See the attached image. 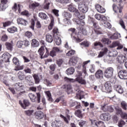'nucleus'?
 I'll return each mask as SVG.
<instances>
[{
	"mask_svg": "<svg viewBox=\"0 0 127 127\" xmlns=\"http://www.w3.org/2000/svg\"><path fill=\"white\" fill-rule=\"evenodd\" d=\"M24 71L26 74H31L32 73L31 69L29 68V67H26L24 69Z\"/></svg>",
	"mask_w": 127,
	"mask_h": 127,
	"instance_id": "60",
	"label": "nucleus"
},
{
	"mask_svg": "<svg viewBox=\"0 0 127 127\" xmlns=\"http://www.w3.org/2000/svg\"><path fill=\"white\" fill-rule=\"evenodd\" d=\"M97 127H106L105 123L102 121H99L97 124Z\"/></svg>",
	"mask_w": 127,
	"mask_h": 127,
	"instance_id": "59",
	"label": "nucleus"
},
{
	"mask_svg": "<svg viewBox=\"0 0 127 127\" xmlns=\"http://www.w3.org/2000/svg\"><path fill=\"white\" fill-rule=\"evenodd\" d=\"M24 66L23 65L19 66V64L15 66V71H19V70H23Z\"/></svg>",
	"mask_w": 127,
	"mask_h": 127,
	"instance_id": "58",
	"label": "nucleus"
},
{
	"mask_svg": "<svg viewBox=\"0 0 127 127\" xmlns=\"http://www.w3.org/2000/svg\"><path fill=\"white\" fill-rule=\"evenodd\" d=\"M118 56V52L116 50H113L112 52L109 53V56L110 57H117Z\"/></svg>",
	"mask_w": 127,
	"mask_h": 127,
	"instance_id": "47",
	"label": "nucleus"
},
{
	"mask_svg": "<svg viewBox=\"0 0 127 127\" xmlns=\"http://www.w3.org/2000/svg\"><path fill=\"white\" fill-rule=\"evenodd\" d=\"M118 76L120 79L127 80V71L126 70H121L118 73Z\"/></svg>",
	"mask_w": 127,
	"mask_h": 127,
	"instance_id": "8",
	"label": "nucleus"
},
{
	"mask_svg": "<svg viewBox=\"0 0 127 127\" xmlns=\"http://www.w3.org/2000/svg\"><path fill=\"white\" fill-rule=\"evenodd\" d=\"M18 77L19 80L22 81V80H24V78H25V75L23 72L20 71L18 73Z\"/></svg>",
	"mask_w": 127,
	"mask_h": 127,
	"instance_id": "36",
	"label": "nucleus"
},
{
	"mask_svg": "<svg viewBox=\"0 0 127 127\" xmlns=\"http://www.w3.org/2000/svg\"><path fill=\"white\" fill-rule=\"evenodd\" d=\"M105 90L109 93L112 91V84L110 81H107L105 84Z\"/></svg>",
	"mask_w": 127,
	"mask_h": 127,
	"instance_id": "23",
	"label": "nucleus"
},
{
	"mask_svg": "<svg viewBox=\"0 0 127 127\" xmlns=\"http://www.w3.org/2000/svg\"><path fill=\"white\" fill-rule=\"evenodd\" d=\"M68 10L71 12H77V9L75 7L73 3H71L68 6Z\"/></svg>",
	"mask_w": 127,
	"mask_h": 127,
	"instance_id": "24",
	"label": "nucleus"
},
{
	"mask_svg": "<svg viewBox=\"0 0 127 127\" xmlns=\"http://www.w3.org/2000/svg\"><path fill=\"white\" fill-rule=\"evenodd\" d=\"M77 62L78 58L72 57L70 59L68 62V64L69 65V66H75Z\"/></svg>",
	"mask_w": 127,
	"mask_h": 127,
	"instance_id": "13",
	"label": "nucleus"
},
{
	"mask_svg": "<svg viewBox=\"0 0 127 127\" xmlns=\"http://www.w3.org/2000/svg\"><path fill=\"white\" fill-rule=\"evenodd\" d=\"M87 69L89 70L90 73L95 72V65L94 64H91L87 66Z\"/></svg>",
	"mask_w": 127,
	"mask_h": 127,
	"instance_id": "45",
	"label": "nucleus"
},
{
	"mask_svg": "<svg viewBox=\"0 0 127 127\" xmlns=\"http://www.w3.org/2000/svg\"><path fill=\"white\" fill-rule=\"evenodd\" d=\"M78 125L80 127H87V125H88V122L83 120H81L79 121Z\"/></svg>",
	"mask_w": 127,
	"mask_h": 127,
	"instance_id": "41",
	"label": "nucleus"
},
{
	"mask_svg": "<svg viewBox=\"0 0 127 127\" xmlns=\"http://www.w3.org/2000/svg\"><path fill=\"white\" fill-rule=\"evenodd\" d=\"M101 110L104 112H107V111H108V112H110V113L114 112V108H113V107H112L111 106L106 105H101Z\"/></svg>",
	"mask_w": 127,
	"mask_h": 127,
	"instance_id": "15",
	"label": "nucleus"
},
{
	"mask_svg": "<svg viewBox=\"0 0 127 127\" xmlns=\"http://www.w3.org/2000/svg\"><path fill=\"white\" fill-rule=\"evenodd\" d=\"M91 62L90 60H88L85 62H84L82 64V72L85 74V75H87V65H88V63Z\"/></svg>",
	"mask_w": 127,
	"mask_h": 127,
	"instance_id": "16",
	"label": "nucleus"
},
{
	"mask_svg": "<svg viewBox=\"0 0 127 127\" xmlns=\"http://www.w3.org/2000/svg\"><path fill=\"white\" fill-rule=\"evenodd\" d=\"M91 22L93 23V26L94 28V32L96 34H102V31H101V28L99 26V24L94 19H91Z\"/></svg>",
	"mask_w": 127,
	"mask_h": 127,
	"instance_id": "5",
	"label": "nucleus"
},
{
	"mask_svg": "<svg viewBox=\"0 0 127 127\" xmlns=\"http://www.w3.org/2000/svg\"><path fill=\"white\" fill-rule=\"evenodd\" d=\"M23 8V6H22L21 4H17L16 3H15L14 6L12 8V9L13 10V11H16V10L18 9L19 13H21V9H22Z\"/></svg>",
	"mask_w": 127,
	"mask_h": 127,
	"instance_id": "10",
	"label": "nucleus"
},
{
	"mask_svg": "<svg viewBox=\"0 0 127 127\" xmlns=\"http://www.w3.org/2000/svg\"><path fill=\"white\" fill-rule=\"evenodd\" d=\"M101 42L103 44H110V43L112 42L111 41H110V40L108 38H102V39L101 40Z\"/></svg>",
	"mask_w": 127,
	"mask_h": 127,
	"instance_id": "43",
	"label": "nucleus"
},
{
	"mask_svg": "<svg viewBox=\"0 0 127 127\" xmlns=\"http://www.w3.org/2000/svg\"><path fill=\"white\" fill-rule=\"evenodd\" d=\"M15 88L16 91L20 92L19 93H17V97L18 98L20 96H22V94H25V91H22L24 89V86L21 83H17L15 84Z\"/></svg>",
	"mask_w": 127,
	"mask_h": 127,
	"instance_id": "3",
	"label": "nucleus"
},
{
	"mask_svg": "<svg viewBox=\"0 0 127 127\" xmlns=\"http://www.w3.org/2000/svg\"><path fill=\"white\" fill-rule=\"evenodd\" d=\"M55 41L57 45H60V44H61V38H60L58 36H56L55 37Z\"/></svg>",
	"mask_w": 127,
	"mask_h": 127,
	"instance_id": "49",
	"label": "nucleus"
},
{
	"mask_svg": "<svg viewBox=\"0 0 127 127\" xmlns=\"http://www.w3.org/2000/svg\"><path fill=\"white\" fill-rule=\"evenodd\" d=\"M37 119H41L44 117V114L42 111H37L35 114Z\"/></svg>",
	"mask_w": 127,
	"mask_h": 127,
	"instance_id": "28",
	"label": "nucleus"
},
{
	"mask_svg": "<svg viewBox=\"0 0 127 127\" xmlns=\"http://www.w3.org/2000/svg\"><path fill=\"white\" fill-rule=\"evenodd\" d=\"M11 57V55L8 53H5L2 55V58L4 62H9V59Z\"/></svg>",
	"mask_w": 127,
	"mask_h": 127,
	"instance_id": "18",
	"label": "nucleus"
},
{
	"mask_svg": "<svg viewBox=\"0 0 127 127\" xmlns=\"http://www.w3.org/2000/svg\"><path fill=\"white\" fill-rule=\"evenodd\" d=\"M76 91H78V93L76 94L79 96L80 100L83 99L84 98V92L80 91V90L78 89Z\"/></svg>",
	"mask_w": 127,
	"mask_h": 127,
	"instance_id": "48",
	"label": "nucleus"
},
{
	"mask_svg": "<svg viewBox=\"0 0 127 127\" xmlns=\"http://www.w3.org/2000/svg\"><path fill=\"white\" fill-rule=\"evenodd\" d=\"M74 15H75V16L78 17V18H79V19L83 20V19H85V15H84L83 14H80V13L79 12V11H78V10L77 11V12L74 13Z\"/></svg>",
	"mask_w": 127,
	"mask_h": 127,
	"instance_id": "33",
	"label": "nucleus"
},
{
	"mask_svg": "<svg viewBox=\"0 0 127 127\" xmlns=\"http://www.w3.org/2000/svg\"><path fill=\"white\" fill-rule=\"evenodd\" d=\"M102 25H103L105 27H106L107 28H112V25L111 23L108 22H103L102 23Z\"/></svg>",
	"mask_w": 127,
	"mask_h": 127,
	"instance_id": "52",
	"label": "nucleus"
},
{
	"mask_svg": "<svg viewBox=\"0 0 127 127\" xmlns=\"http://www.w3.org/2000/svg\"><path fill=\"white\" fill-rule=\"evenodd\" d=\"M95 6L96 9L98 11V12H100V13H105V12H106V9L100 4H96Z\"/></svg>",
	"mask_w": 127,
	"mask_h": 127,
	"instance_id": "17",
	"label": "nucleus"
},
{
	"mask_svg": "<svg viewBox=\"0 0 127 127\" xmlns=\"http://www.w3.org/2000/svg\"><path fill=\"white\" fill-rule=\"evenodd\" d=\"M75 114L76 117H78L80 119H82V118H83V115H82V113L81 112V111L78 110L75 112Z\"/></svg>",
	"mask_w": 127,
	"mask_h": 127,
	"instance_id": "53",
	"label": "nucleus"
},
{
	"mask_svg": "<svg viewBox=\"0 0 127 127\" xmlns=\"http://www.w3.org/2000/svg\"><path fill=\"white\" fill-rule=\"evenodd\" d=\"M80 45H82L84 47H89L90 46V43L87 41H84L79 44Z\"/></svg>",
	"mask_w": 127,
	"mask_h": 127,
	"instance_id": "51",
	"label": "nucleus"
},
{
	"mask_svg": "<svg viewBox=\"0 0 127 127\" xmlns=\"http://www.w3.org/2000/svg\"><path fill=\"white\" fill-rule=\"evenodd\" d=\"M74 54H75V51L71 50L66 53V56H72V55H74Z\"/></svg>",
	"mask_w": 127,
	"mask_h": 127,
	"instance_id": "61",
	"label": "nucleus"
},
{
	"mask_svg": "<svg viewBox=\"0 0 127 127\" xmlns=\"http://www.w3.org/2000/svg\"><path fill=\"white\" fill-rule=\"evenodd\" d=\"M115 110H116L117 114H118V115H121L122 116L123 114H124L123 110H122V109L120 107H116Z\"/></svg>",
	"mask_w": 127,
	"mask_h": 127,
	"instance_id": "57",
	"label": "nucleus"
},
{
	"mask_svg": "<svg viewBox=\"0 0 127 127\" xmlns=\"http://www.w3.org/2000/svg\"><path fill=\"white\" fill-rule=\"evenodd\" d=\"M63 125V123H62V121H61L60 120H55L51 124L52 127H61Z\"/></svg>",
	"mask_w": 127,
	"mask_h": 127,
	"instance_id": "19",
	"label": "nucleus"
},
{
	"mask_svg": "<svg viewBox=\"0 0 127 127\" xmlns=\"http://www.w3.org/2000/svg\"><path fill=\"white\" fill-rule=\"evenodd\" d=\"M5 45L7 50L12 51V49H13V43H12V41H11V43L6 42Z\"/></svg>",
	"mask_w": 127,
	"mask_h": 127,
	"instance_id": "25",
	"label": "nucleus"
},
{
	"mask_svg": "<svg viewBox=\"0 0 127 127\" xmlns=\"http://www.w3.org/2000/svg\"><path fill=\"white\" fill-rule=\"evenodd\" d=\"M36 94L37 98L33 93H29L28 96L30 100L33 102H36V101H37L38 103H40V98L41 97V95H40V93H37Z\"/></svg>",
	"mask_w": 127,
	"mask_h": 127,
	"instance_id": "4",
	"label": "nucleus"
},
{
	"mask_svg": "<svg viewBox=\"0 0 127 127\" xmlns=\"http://www.w3.org/2000/svg\"><path fill=\"white\" fill-rule=\"evenodd\" d=\"M114 88L116 91H117L119 94H123L124 93V88H123L122 86L119 84H116L114 85Z\"/></svg>",
	"mask_w": 127,
	"mask_h": 127,
	"instance_id": "20",
	"label": "nucleus"
},
{
	"mask_svg": "<svg viewBox=\"0 0 127 127\" xmlns=\"http://www.w3.org/2000/svg\"><path fill=\"white\" fill-rule=\"evenodd\" d=\"M64 81L66 82H70V83H74L76 82V81L79 83V84H81V85H86V80L83 78V77H77L76 79L73 78H69L67 77H64Z\"/></svg>",
	"mask_w": 127,
	"mask_h": 127,
	"instance_id": "1",
	"label": "nucleus"
},
{
	"mask_svg": "<svg viewBox=\"0 0 127 127\" xmlns=\"http://www.w3.org/2000/svg\"><path fill=\"white\" fill-rule=\"evenodd\" d=\"M78 8L80 11H81V12H83V13H86V12L88 11V7H87L86 4L82 2H80L78 4Z\"/></svg>",
	"mask_w": 127,
	"mask_h": 127,
	"instance_id": "7",
	"label": "nucleus"
},
{
	"mask_svg": "<svg viewBox=\"0 0 127 127\" xmlns=\"http://www.w3.org/2000/svg\"><path fill=\"white\" fill-rule=\"evenodd\" d=\"M37 6H39V3L34 2V3L29 5V8H31L32 9H34L35 7H37Z\"/></svg>",
	"mask_w": 127,
	"mask_h": 127,
	"instance_id": "44",
	"label": "nucleus"
},
{
	"mask_svg": "<svg viewBox=\"0 0 127 127\" xmlns=\"http://www.w3.org/2000/svg\"><path fill=\"white\" fill-rule=\"evenodd\" d=\"M0 11H3L7 7V0H0Z\"/></svg>",
	"mask_w": 127,
	"mask_h": 127,
	"instance_id": "11",
	"label": "nucleus"
},
{
	"mask_svg": "<svg viewBox=\"0 0 127 127\" xmlns=\"http://www.w3.org/2000/svg\"><path fill=\"white\" fill-rule=\"evenodd\" d=\"M69 31H71L72 32L71 34V37L73 40H75L76 42H81V41H83V39H80L79 38H77V35L75 33V31H76V29L74 28H71L69 29L68 30Z\"/></svg>",
	"mask_w": 127,
	"mask_h": 127,
	"instance_id": "6",
	"label": "nucleus"
},
{
	"mask_svg": "<svg viewBox=\"0 0 127 127\" xmlns=\"http://www.w3.org/2000/svg\"><path fill=\"white\" fill-rule=\"evenodd\" d=\"M23 42L21 41H19L17 42L16 45L18 48H21L23 46Z\"/></svg>",
	"mask_w": 127,
	"mask_h": 127,
	"instance_id": "63",
	"label": "nucleus"
},
{
	"mask_svg": "<svg viewBox=\"0 0 127 127\" xmlns=\"http://www.w3.org/2000/svg\"><path fill=\"white\" fill-rule=\"evenodd\" d=\"M46 40L49 43H52L53 42V37L52 35L47 34L46 36Z\"/></svg>",
	"mask_w": 127,
	"mask_h": 127,
	"instance_id": "32",
	"label": "nucleus"
},
{
	"mask_svg": "<svg viewBox=\"0 0 127 127\" xmlns=\"http://www.w3.org/2000/svg\"><path fill=\"white\" fill-rule=\"evenodd\" d=\"M39 17L40 18H41V19H44V20H47L48 19V16L46 15L45 13L43 12H40L39 13Z\"/></svg>",
	"mask_w": 127,
	"mask_h": 127,
	"instance_id": "34",
	"label": "nucleus"
},
{
	"mask_svg": "<svg viewBox=\"0 0 127 127\" xmlns=\"http://www.w3.org/2000/svg\"><path fill=\"white\" fill-rule=\"evenodd\" d=\"M7 31L9 32V33H14V32L17 31V28L15 27H11L7 29Z\"/></svg>",
	"mask_w": 127,
	"mask_h": 127,
	"instance_id": "42",
	"label": "nucleus"
},
{
	"mask_svg": "<svg viewBox=\"0 0 127 127\" xmlns=\"http://www.w3.org/2000/svg\"><path fill=\"white\" fill-rule=\"evenodd\" d=\"M120 43L119 41H114L112 43V45L110 46V48H115V47H117L119 45Z\"/></svg>",
	"mask_w": 127,
	"mask_h": 127,
	"instance_id": "54",
	"label": "nucleus"
},
{
	"mask_svg": "<svg viewBox=\"0 0 127 127\" xmlns=\"http://www.w3.org/2000/svg\"><path fill=\"white\" fill-rule=\"evenodd\" d=\"M63 15L64 17H65V18L67 19L71 18L72 17V14L67 12H64Z\"/></svg>",
	"mask_w": 127,
	"mask_h": 127,
	"instance_id": "56",
	"label": "nucleus"
},
{
	"mask_svg": "<svg viewBox=\"0 0 127 127\" xmlns=\"http://www.w3.org/2000/svg\"><path fill=\"white\" fill-rule=\"evenodd\" d=\"M45 93L48 98V101L50 102H53V99H52V96H51V93H50V91H46Z\"/></svg>",
	"mask_w": 127,
	"mask_h": 127,
	"instance_id": "39",
	"label": "nucleus"
},
{
	"mask_svg": "<svg viewBox=\"0 0 127 127\" xmlns=\"http://www.w3.org/2000/svg\"><path fill=\"white\" fill-rule=\"evenodd\" d=\"M121 38V34L119 33H115L110 37V39H118Z\"/></svg>",
	"mask_w": 127,
	"mask_h": 127,
	"instance_id": "40",
	"label": "nucleus"
},
{
	"mask_svg": "<svg viewBox=\"0 0 127 127\" xmlns=\"http://www.w3.org/2000/svg\"><path fill=\"white\" fill-rule=\"evenodd\" d=\"M31 43L32 47H38L39 46V42L35 39H33L32 40Z\"/></svg>",
	"mask_w": 127,
	"mask_h": 127,
	"instance_id": "37",
	"label": "nucleus"
},
{
	"mask_svg": "<svg viewBox=\"0 0 127 127\" xmlns=\"http://www.w3.org/2000/svg\"><path fill=\"white\" fill-rule=\"evenodd\" d=\"M38 52L41 59H43V55L44 54V47L42 46L38 51Z\"/></svg>",
	"mask_w": 127,
	"mask_h": 127,
	"instance_id": "31",
	"label": "nucleus"
},
{
	"mask_svg": "<svg viewBox=\"0 0 127 127\" xmlns=\"http://www.w3.org/2000/svg\"><path fill=\"white\" fill-rule=\"evenodd\" d=\"M18 24H21V25H27V21L22 18H18L17 19Z\"/></svg>",
	"mask_w": 127,
	"mask_h": 127,
	"instance_id": "21",
	"label": "nucleus"
},
{
	"mask_svg": "<svg viewBox=\"0 0 127 127\" xmlns=\"http://www.w3.org/2000/svg\"><path fill=\"white\" fill-rule=\"evenodd\" d=\"M33 77L35 80V83L36 84L39 83V82H40V78L42 79V75H38L36 74H34L33 75Z\"/></svg>",
	"mask_w": 127,
	"mask_h": 127,
	"instance_id": "26",
	"label": "nucleus"
},
{
	"mask_svg": "<svg viewBox=\"0 0 127 127\" xmlns=\"http://www.w3.org/2000/svg\"><path fill=\"white\" fill-rule=\"evenodd\" d=\"M64 89L67 94H71L72 93V86L71 85H64Z\"/></svg>",
	"mask_w": 127,
	"mask_h": 127,
	"instance_id": "27",
	"label": "nucleus"
},
{
	"mask_svg": "<svg viewBox=\"0 0 127 127\" xmlns=\"http://www.w3.org/2000/svg\"><path fill=\"white\" fill-rule=\"evenodd\" d=\"M95 77L97 79H101L103 78V71L102 70H98L95 73Z\"/></svg>",
	"mask_w": 127,
	"mask_h": 127,
	"instance_id": "29",
	"label": "nucleus"
},
{
	"mask_svg": "<svg viewBox=\"0 0 127 127\" xmlns=\"http://www.w3.org/2000/svg\"><path fill=\"white\" fill-rule=\"evenodd\" d=\"M126 125V122L123 120H121L118 123V127H123L124 126Z\"/></svg>",
	"mask_w": 127,
	"mask_h": 127,
	"instance_id": "64",
	"label": "nucleus"
},
{
	"mask_svg": "<svg viewBox=\"0 0 127 127\" xmlns=\"http://www.w3.org/2000/svg\"><path fill=\"white\" fill-rule=\"evenodd\" d=\"M111 118V115L109 113H103L100 115V120L102 121H110Z\"/></svg>",
	"mask_w": 127,
	"mask_h": 127,
	"instance_id": "12",
	"label": "nucleus"
},
{
	"mask_svg": "<svg viewBox=\"0 0 127 127\" xmlns=\"http://www.w3.org/2000/svg\"><path fill=\"white\" fill-rule=\"evenodd\" d=\"M121 107L123 110L127 111V103L125 101H122L121 103Z\"/></svg>",
	"mask_w": 127,
	"mask_h": 127,
	"instance_id": "50",
	"label": "nucleus"
},
{
	"mask_svg": "<svg viewBox=\"0 0 127 127\" xmlns=\"http://www.w3.org/2000/svg\"><path fill=\"white\" fill-rule=\"evenodd\" d=\"M114 71H115V69H114V68L112 67H109L105 68L104 72V77L107 79H110L113 77V75H114Z\"/></svg>",
	"mask_w": 127,
	"mask_h": 127,
	"instance_id": "2",
	"label": "nucleus"
},
{
	"mask_svg": "<svg viewBox=\"0 0 127 127\" xmlns=\"http://www.w3.org/2000/svg\"><path fill=\"white\" fill-rule=\"evenodd\" d=\"M19 104L21 106V108H23V109H24V110L26 109L27 107H29L30 105L29 101H28V100H24L23 103L22 102V101L20 100L19 101Z\"/></svg>",
	"mask_w": 127,
	"mask_h": 127,
	"instance_id": "14",
	"label": "nucleus"
},
{
	"mask_svg": "<svg viewBox=\"0 0 127 127\" xmlns=\"http://www.w3.org/2000/svg\"><path fill=\"white\" fill-rule=\"evenodd\" d=\"M64 63V61L62 59H59L57 61V64L58 65L59 67H60L63 63Z\"/></svg>",
	"mask_w": 127,
	"mask_h": 127,
	"instance_id": "62",
	"label": "nucleus"
},
{
	"mask_svg": "<svg viewBox=\"0 0 127 127\" xmlns=\"http://www.w3.org/2000/svg\"><path fill=\"white\" fill-rule=\"evenodd\" d=\"M53 26H54V18H52L51 19V23L49 26H48L49 30H51V29L53 28Z\"/></svg>",
	"mask_w": 127,
	"mask_h": 127,
	"instance_id": "55",
	"label": "nucleus"
},
{
	"mask_svg": "<svg viewBox=\"0 0 127 127\" xmlns=\"http://www.w3.org/2000/svg\"><path fill=\"white\" fill-rule=\"evenodd\" d=\"M117 60L119 63L123 64L126 62V61H127V56L126 55H120L117 57Z\"/></svg>",
	"mask_w": 127,
	"mask_h": 127,
	"instance_id": "9",
	"label": "nucleus"
},
{
	"mask_svg": "<svg viewBox=\"0 0 127 127\" xmlns=\"http://www.w3.org/2000/svg\"><path fill=\"white\" fill-rule=\"evenodd\" d=\"M74 72H75V68L71 67L66 69V74H67V75H73Z\"/></svg>",
	"mask_w": 127,
	"mask_h": 127,
	"instance_id": "30",
	"label": "nucleus"
},
{
	"mask_svg": "<svg viewBox=\"0 0 127 127\" xmlns=\"http://www.w3.org/2000/svg\"><path fill=\"white\" fill-rule=\"evenodd\" d=\"M113 8L115 12H118V11H119V12H120V13H122V10H121L119 8V7L117 6V5L114 4L113 5Z\"/></svg>",
	"mask_w": 127,
	"mask_h": 127,
	"instance_id": "46",
	"label": "nucleus"
},
{
	"mask_svg": "<svg viewBox=\"0 0 127 127\" xmlns=\"http://www.w3.org/2000/svg\"><path fill=\"white\" fill-rule=\"evenodd\" d=\"M75 22L79 27H81V26H84L85 25V21L84 20L77 19L75 21Z\"/></svg>",
	"mask_w": 127,
	"mask_h": 127,
	"instance_id": "35",
	"label": "nucleus"
},
{
	"mask_svg": "<svg viewBox=\"0 0 127 127\" xmlns=\"http://www.w3.org/2000/svg\"><path fill=\"white\" fill-rule=\"evenodd\" d=\"M108 50L107 48H104L101 50V51L99 53V54L98 56V58H102L104 55H106L108 52Z\"/></svg>",
	"mask_w": 127,
	"mask_h": 127,
	"instance_id": "22",
	"label": "nucleus"
},
{
	"mask_svg": "<svg viewBox=\"0 0 127 127\" xmlns=\"http://www.w3.org/2000/svg\"><path fill=\"white\" fill-rule=\"evenodd\" d=\"M60 117L62 118V119H64V121L65 123H66V124H69V121L71 119V117H70V116L67 115L66 118L64 117V116L61 115Z\"/></svg>",
	"mask_w": 127,
	"mask_h": 127,
	"instance_id": "38",
	"label": "nucleus"
}]
</instances>
